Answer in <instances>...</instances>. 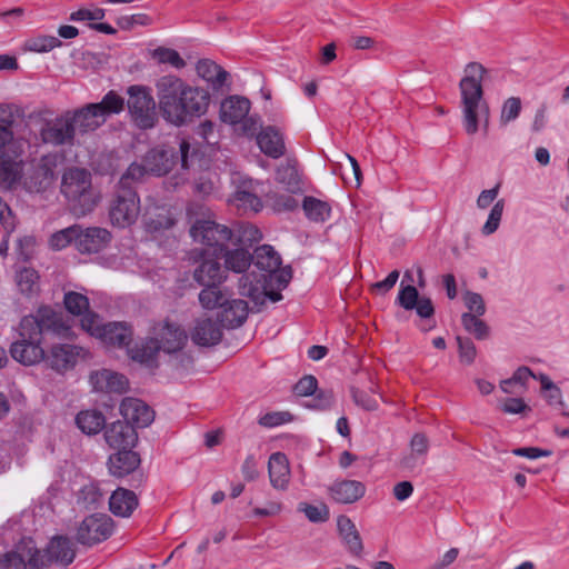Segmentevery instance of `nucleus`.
<instances>
[{"mask_svg":"<svg viewBox=\"0 0 569 569\" xmlns=\"http://www.w3.org/2000/svg\"><path fill=\"white\" fill-rule=\"evenodd\" d=\"M159 109L163 119L177 127L203 116L210 104V93L200 87H191L181 78L167 74L156 82Z\"/></svg>","mask_w":569,"mask_h":569,"instance_id":"f257e3e1","label":"nucleus"},{"mask_svg":"<svg viewBox=\"0 0 569 569\" xmlns=\"http://www.w3.org/2000/svg\"><path fill=\"white\" fill-rule=\"evenodd\" d=\"M76 556L73 542L68 536H53L43 553L32 537H22L12 550L0 558V569H43L52 563L67 567L74 561Z\"/></svg>","mask_w":569,"mask_h":569,"instance_id":"f03ea898","label":"nucleus"},{"mask_svg":"<svg viewBox=\"0 0 569 569\" xmlns=\"http://www.w3.org/2000/svg\"><path fill=\"white\" fill-rule=\"evenodd\" d=\"M465 72L459 82L463 106V128L468 134H475L479 129V113L486 114L485 130L488 128L489 106L483 100L482 88L488 70L480 62H469Z\"/></svg>","mask_w":569,"mask_h":569,"instance_id":"7ed1b4c3","label":"nucleus"},{"mask_svg":"<svg viewBox=\"0 0 569 569\" xmlns=\"http://www.w3.org/2000/svg\"><path fill=\"white\" fill-rule=\"evenodd\" d=\"M60 191L69 211L77 218L91 213L100 201V193L93 189L92 176L86 168H68L62 174Z\"/></svg>","mask_w":569,"mask_h":569,"instance_id":"20e7f679","label":"nucleus"},{"mask_svg":"<svg viewBox=\"0 0 569 569\" xmlns=\"http://www.w3.org/2000/svg\"><path fill=\"white\" fill-rule=\"evenodd\" d=\"M112 240L109 230L101 227H87L74 223L70 227L53 232L49 243L53 250H62L69 246L81 254L99 253L104 250Z\"/></svg>","mask_w":569,"mask_h":569,"instance_id":"39448f33","label":"nucleus"},{"mask_svg":"<svg viewBox=\"0 0 569 569\" xmlns=\"http://www.w3.org/2000/svg\"><path fill=\"white\" fill-rule=\"evenodd\" d=\"M191 258L198 263L192 271V279L197 286L203 287L199 293V302L202 307L214 306L220 298L219 286L227 279L226 269L220 263L219 257H202L197 249L191 251Z\"/></svg>","mask_w":569,"mask_h":569,"instance_id":"423d86ee","label":"nucleus"},{"mask_svg":"<svg viewBox=\"0 0 569 569\" xmlns=\"http://www.w3.org/2000/svg\"><path fill=\"white\" fill-rule=\"evenodd\" d=\"M190 236L193 241L203 244V248L197 249L200 256L219 257L223 248L231 243L233 231L213 220L197 219L190 228Z\"/></svg>","mask_w":569,"mask_h":569,"instance_id":"0eeeda50","label":"nucleus"},{"mask_svg":"<svg viewBox=\"0 0 569 569\" xmlns=\"http://www.w3.org/2000/svg\"><path fill=\"white\" fill-rule=\"evenodd\" d=\"M127 94L126 108L133 124L140 130L152 129L158 122V113L151 89L132 84L127 88Z\"/></svg>","mask_w":569,"mask_h":569,"instance_id":"6e6552de","label":"nucleus"},{"mask_svg":"<svg viewBox=\"0 0 569 569\" xmlns=\"http://www.w3.org/2000/svg\"><path fill=\"white\" fill-rule=\"evenodd\" d=\"M403 281H415L410 270H406L403 273V280L395 301L396 305H398L399 307L403 308L407 311L415 310L417 316L428 323V328H422V331L433 329L436 327V309L432 300L427 296H420V292L417 287L410 283L405 286Z\"/></svg>","mask_w":569,"mask_h":569,"instance_id":"1a4fd4ad","label":"nucleus"},{"mask_svg":"<svg viewBox=\"0 0 569 569\" xmlns=\"http://www.w3.org/2000/svg\"><path fill=\"white\" fill-rule=\"evenodd\" d=\"M140 213V198L136 188H116L109 207L113 227L127 228L136 222Z\"/></svg>","mask_w":569,"mask_h":569,"instance_id":"9d476101","label":"nucleus"},{"mask_svg":"<svg viewBox=\"0 0 569 569\" xmlns=\"http://www.w3.org/2000/svg\"><path fill=\"white\" fill-rule=\"evenodd\" d=\"M107 466L110 475L114 478L122 479L131 476L129 486L134 489L140 488L146 481V476L140 469V453L133 448L117 449L109 456Z\"/></svg>","mask_w":569,"mask_h":569,"instance_id":"9b49d317","label":"nucleus"},{"mask_svg":"<svg viewBox=\"0 0 569 569\" xmlns=\"http://www.w3.org/2000/svg\"><path fill=\"white\" fill-rule=\"evenodd\" d=\"M114 529L113 519L107 513H92L79 525L76 539L80 545L92 547L109 539Z\"/></svg>","mask_w":569,"mask_h":569,"instance_id":"f8f14e48","label":"nucleus"},{"mask_svg":"<svg viewBox=\"0 0 569 569\" xmlns=\"http://www.w3.org/2000/svg\"><path fill=\"white\" fill-rule=\"evenodd\" d=\"M214 306L202 307L207 310L219 309L217 312L218 322L226 329H236L241 327L248 318L249 305L242 299H230L222 291L219 292Z\"/></svg>","mask_w":569,"mask_h":569,"instance_id":"ddd939ff","label":"nucleus"},{"mask_svg":"<svg viewBox=\"0 0 569 569\" xmlns=\"http://www.w3.org/2000/svg\"><path fill=\"white\" fill-rule=\"evenodd\" d=\"M152 333L159 346V352L163 351L168 355L181 351L188 341V333L182 326L169 318L156 323Z\"/></svg>","mask_w":569,"mask_h":569,"instance_id":"4468645a","label":"nucleus"},{"mask_svg":"<svg viewBox=\"0 0 569 569\" xmlns=\"http://www.w3.org/2000/svg\"><path fill=\"white\" fill-rule=\"evenodd\" d=\"M23 150L20 144L0 148V188L10 189L23 174Z\"/></svg>","mask_w":569,"mask_h":569,"instance_id":"2eb2a0df","label":"nucleus"},{"mask_svg":"<svg viewBox=\"0 0 569 569\" xmlns=\"http://www.w3.org/2000/svg\"><path fill=\"white\" fill-rule=\"evenodd\" d=\"M253 264L259 272L254 270L249 272V281H256L257 283H268L273 281V274L280 268L282 260L280 254L270 244H262L254 249Z\"/></svg>","mask_w":569,"mask_h":569,"instance_id":"dca6fc26","label":"nucleus"},{"mask_svg":"<svg viewBox=\"0 0 569 569\" xmlns=\"http://www.w3.org/2000/svg\"><path fill=\"white\" fill-rule=\"evenodd\" d=\"M249 278L250 276H241L238 289L240 296L247 297L253 302L252 311L260 312L267 299L271 302H279L283 299L282 289H272V282L257 283L256 281H249Z\"/></svg>","mask_w":569,"mask_h":569,"instance_id":"f3484780","label":"nucleus"},{"mask_svg":"<svg viewBox=\"0 0 569 569\" xmlns=\"http://www.w3.org/2000/svg\"><path fill=\"white\" fill-rule=\"evenodd\" d=\"M178 151L168 144L156 146L142 157V161L149 169V174L156 177L168 174L178 163Z\"/></svg>","mask_w":569,"mask_h":569,"instance_id":"a211bd4d","label":"nucleus"},{"mask_svg":"<svg viewBox=\"0 0 569 569\" xmlns=\"http://www.w3.org/2000/svg\"><path fill=\"white\" fill-rule=\"evenodd\" d=\"M83 349L81 347L69 345V343H56L46 352L44 362L52 370L58 373H64L68 370H72Z\"/></svg>","mask_w":569,"mask_h":569,"instance_id":"6ab92c4d","label":"nucleus"},{"mask_svg":"<svg viewBox=\"0 0 569 569\" xmlns=\"http://www.w3.org/2000/svg\"><path fill=\"white\" fill-rule=\"evenodd\" d=\"M123 419L134 428H147L154 420V410L143 400L132 397L122 399L119 406Z\"/></svg>","mask_w":569,"mask_h":569,"instance_id":"aec40b11","label":"nucleus"},{"mask_svg":"<svg viewBox=\"0 0 569 569\" xmlns=\"http://www.w3.org/2000/svg\"><path fill=\"white\" fill-rule=\"evenodd\" d=\"M106 442L113 449L134 448L138 442L137 428L133 425L117 420L107 425L104 430Z\"/></svg>","mask_w":569,"mask_h":569,"instance_id":"412c9836","label":"nucleus"},{"mask_svg":"<svg viewBox=\"0 0 569 569\" xmlns=\"http://www.w3.org/2000/svg\"><path fill=\"white\" fill-rule=\"evenodd\" d=\"M98 338L107 345L128 348L132 343L133 328L126 321H112L101 325L98 330Z\"/></svg>","mask_w":569,"mask_h":569,"instance_id":"4be33fe9","label":"nucleus"},{"mask_svg":"<svg viewBox=\"0 0 569 569\" xmlns=\"http://www.w3.org/2000/svg\"><path fill=\"white\" fill-rule=\"evenodd\" d=\"M127 355L132 361L150 370H157L160 366L158 359L159 346L153 337H146L140 342H136L133 346L130 345L127 348Z\"/></svg>","mask_w":569,"mask_h":569,"instance_id":"5701e85b","label":"nucleus"},{"mask_svg":"<svg viewBox=\"0 0 569 569\" xmlns=\"http://www.w3.org/2000/svg\"><path fill=\"white\" fill-rule=\"evenodd\" d=\"M219 259H223V269L226 273L232 271L234 273H242L248 270L253 261L252 253L246 246H238L228 243L223 251L219 253Z\"/></svg>","mask_w":569,"mask_h":569,"instance_id":"b1692460","label":"nucleus"},{"mask_svg":"<svg viewBox=\"0 0 569 569\" xmlns=\"http://www.w3.org/2000/svg\"><path fill=\"white\" fill-rule=\"evenodd\" d=\"M66 113L74 130L78 129L81 134L93 132L104 123L93 102Z\"/></svg>","mask_w":569,"mask_h":569,"instance_id":"393cba45","label":"nucleus"},{"mask_svg":"<svg viewBox=\"0 0 569 569\" xmlns=\"http://www.w3.org/2000/svg\"><path fill=\"white\" fill-rule=\"evenodd\" d=\"M90 380L97 391L123 395L129 390V379L123 373L108 369L92 372Z\"/></svg>","mask_w":569,"mask_h":569,"instance_id":"a878e982","label":"nucleus"},{"mask_svg":"<svg viewBox=\"0 0 569 569\" xmlns=\"http://www.w3.org/2000/svg\"><path fill=\"white\" fill-rule=\"evenodd\" d=\"M256 142L260 151L271 159H279L286 153L283 133L276 126L261 128Z\"/></svg>","mask_w":569,"mask_h":569,"instance_id":"bb28decb","label":"nucleus"},{"mask_svg":"<svg viewBox=\"0 0 569 569\" xmlns=\"http://www.w3.org/2000/svg\"><path fill=\"white\" fill-rule=\"evenodd\" d=\"M11 357L23 366H33L44 361L46 351L41 341L20 339L10 346Z\"/></svg>","mask_w":569,"mask_h":569,"instance_id":"cd10ccee","label":"nucleus"},{"mask_svg":"<svg viewBox=\"0 0 569 569\" xmlns=\"http://www.w3.org/2000/svg\"><path fill=\"white\" fill-rule=\"evenodd\" d=\"M76 130L67 113L57 118L52 126L41 130V138L44 143L53 146L73 144Z\"/></svg>","mask_w":569,"mask_h":569,"instance_id":"c85d7f7f","label":"nucleus"},{"mask_svg":"<svg viewBox=\"0 0 569 569\" xmlns=\"http://www.w3.org/2000/svg\"><path fill=\"white\" fill-rule=\"evenodd\" d=\"M222 326L218 318H204L197 321L191 338L200 347H211L218 345L222 339Z\"/></svg>","mask_w":569,"mask_h":569,"instance_id":"c756f323","label":"nucleus"},{"mask_svg":"<svg viewBox=\"0 0 569 569\" xmlns=\"http://www.w3.org/2000/svg\"><path fill=\"white\" fill-rule=\"evenodd\" d=\"M329 492L336 502L348 505L365 496L366 486L358 480H337L329 487Z\"/></svg>","mask_w":569,"mask_h":569,"instance_id":"7c9ffc66","label":"nucleus"},{"mask_svg":"<svg viewBox=\"0 0 569 569\" xmlns=\"http://www.w3.org/2000/svg\"><path fill=\"white\" fill-rule=\"evenodd\" d=\"M139 506L134 491L118 487L109 498V510L116 517L129 518Z\"/></svg>","mask_w":569,"mask_h":569,"instance_id":"2f4dec72","label":"nucleus"},{"mask_svg":"<svg viewBox=\"0 0 569 569\" xmlns=\"http://www.w3.org/2000/svg\"><path fill=\"white\" fill-rule=\"evenodd\" d=\"M251 102L242 96H230L220 106V119L224 123L238 124L249 113Z\"/></svg>","mask_w":569,"mask_h":569,"instance_id":"473e14b6","label":"nucleus"},{"mask_svg":"<svg viewBox=\"0 0 569 569\" xmlns=\"http://www.w3.org/2000/svg\"><path fill=\"white\" fill-rule=\"evenodd\" d=\"M196 71L214 91L226 86L230 77L228 71L210 59H200L196 64Z\"/></svg>","mask_w":569,"mask_h":569,"instance_id":"72a5a7b5","label":"nucleus"},{"mask_svg":"<svg viewBox=\"0 0 569 569\" xmlns=\"http://www.w3.org/2000/svg\"><path fill=\"white\" fill-rule=\"evenodd\" d=\"M274 179L283 186L286 191L292 194L303 191V183L296 160H288L286 164H280L276 170Z\"/></svg>","mask_w":569,"mask_h":569,"instance_id":"f704fd0d","label":"nucleus"},{"mask_svg":"<svg viewBox=\"0 0 569 569\" xmlns=\"http://www.w3.org/2000/svg\"><path fill=\"white\" fill-rule=\"evenodd\" d=\"M269 478L272 487L286 489L289 481V461L283 452H273L268 461Z\"/></svg>","mask_w":569,"mask_h":569,"instance_id":"c9c22d12","label":"nucleus"},{"mask_svg":"<svg viewBox=\"0 0 569 569\" xmlns=\"http://www.w3.org/2000/svg\"><path fill=\"white\" fill-rule=\"evenodd\" d=\"M74 421L77 427L87 436H96L106 430L107 427L104 415L97 409L79 411Z\"/></svg>","mask_w":569,"mask_h":569,"instance_id":"e433bc0d","label":"nucleus"},{"mask_svg":"<svg viewBox=\"0 0 569 569\" xmlns=\"http://www.w3.org/2000/svg\"><path fill=\"white\" fill-rule=\"evenodd\" d=\"M20 108L14 104L0 103V148L18 144L13 141V123Z\"/></svg>","mask_w":569,"mask_h":569,"instance_id":"4c0bfd02","label":"nucleus"},{"mask_svg":"<svg viewBox=\"0 0 569 569\" xmlns=\"http://www.w3.org/2000/svg\"><path fill=\"white\" fill-rule=\"evenodd\" d=\"M103 121L126 109V100L116 90H109L99 102H93Z\"/></svg>","mask_w":569,"mask_h":569,"instance_id":"58836bf2","label":"nucleus"},{"mask_svg":"<svg viewBox=\"0 0 569 569\" xmlns=\"http://www.w3.org/2000/svg\"><path fill=\"white\" fill-rule=\"evenodd\" d=\"M302 210L305 216L313 222H325L331 214L330 204L312 196H305Z\"/></svg>","mask_w":569,"mask_h":569,"instance_id":"ea45409f","label":"nucleus"},{"mask_svg":"<svg viewBox=\"0 0 569 569\" xmlns=\"http://www.w3.org/2000/svg\"><path fill=\"white\" fill-rule=\"evenodd\" d=\"M36 318L41 325V331L52 330L54 332H61L68 329L60 313H57L50 306H41L37 310Z\"/></svg>","mask_w":569,"mask_h":569,"instance_id":"a19ab883","label":"nucleus"},{"mask_svg":"<svg viewBox=\"0 0 569 569\" xmlns=\"http://www.w3.org/2000/svg\"><path fill=\"white\" fill-rule=\"evenodd\" d=\"M480 317L481 316H473L471 312H463L461 316V325L463 329L473 335L477 340H485L490 335V328Z\"/></svg>","mask_w":569,"mask_h":569,"instance_id":"79ce46f5","label":"nucleus"},{"mask_svg":"<svg viewBox=\"0 0 569 569\" xmlns=\"http://www.w3.org/2000/svg\"><path fill=\"white\" fill-rule=\"evenodd\" d=\"M178 161H180L183 170L190 169L194 163L200 162L203 158V152L200 147H192L187 139H181L179 143Z\"/></svg>","mask_w":569,"mask_h":569,"instance_id":"37998d69","label":"nucleus"},{"mask_svg":"<svg viewBox=\"0 0 569 569\" xmlns=\"http://www.w3.org/2000/svg\"><path fill=\"white\" fill-rule=\"evenodd\" d=\"M266 198L268 204L276 213L292 212L299 207L297 199L290 194L269 192L267 193Z\"/></svg>","mask_w":569,"mask_h":569,"instance_id":"c03bdc74","label":"nucleus"},{"mask_svg":"<svg viewBox=\"0 0 569 569\" xmlns=\"http://www.w3.org/2000/svg\"><path fill=\"white\" fill-rule=\"evenodd\" d=\"M62 41L54 36L40 34L26 42V49L37 53H47L61 47Z\"/></svg>","mask_w":569,"mask_h":569,"instance_id":"a18cd8bd","label":"nucleus"},{"mask_svg":"<svg viewBox=\"0 0 569 569\" xmlns=\"http://www.w3.org/2000/svg\"><path fill=\"white\" fill-rule=\"evenodd\" d=\"M538 380L540 381L547 403L549 406L565 407L561 389L545 373H539Z\"/></svg>","mask_w":569,"mask_h":569,"instance_id":"49530a36","label":"nucleus"},{"mask_svg":"<svg viewBox=\"0 0 569 569\" xmlns=\"http://www.w3.org/2000/svg\"><path fill=\"white\" fill-rule=\"evenodd\" d=\"M63 305L66 310L73 316L83 315L90 308L89 298L76 291L64 293Z\"/></svg>","mask_w":569,"mask_h":569,"instance_id":"de8ad7c7","label":"nucleus"},{"mask_svg":"<svg viewBox=\"0 0 569 569\" xmlns=\"http://www.w3.org/2000/svg\"><path fill=\"white\" fill-rule=\"evenodd\" d=\"M262 239L260 229L251 223L242 226L238 234L233 233L231 244L246 246L249 250Z\"/></svg>","mask_w":569,"mask_h":569,"instance_id":"09e8293b","label":"nucleus"},{"mask_svg":"<svg viewBox=\"0 0 569 569\" xmlns=\"http://www.w3.org/2000/svg\"><path fill=\"white\" fill-rule=\"evenodd\" d=\"M151 57L160 64H170L176 69L186 67V61L181 58L179 52L171 48L158 47L151 51Z\"/></svg>","mask_w":569,"mask_h":569,"instance_id":"8fccbe9b","label":"nucleus"},{"mask_svg":"<svg viewBox=\"0 0 569 569\" xmlns=\"http://www.w3.org/2000/svg\"><path fill=\"white\" fill-rule=\"evenodd\" d=\"M147 173L149 174V169L146 162H132L120 178L117 188H134L132 182L141 181Z\"/></svg>","mask_w":569,"mask_h":569,"instance_id":"3c124183","label":"nucleus"},{"mask_svg":"<svg viewBox=\"0 0 569 569\" xmlns=\"http://www.w3.org/2000/svg\"><path fill=\"white\" fill-rule=\"evenodd\" d=\"M103 495L97 483L84 485L79 491V501L89 510H96L102 502Z\"/></svg>","mask_w":569,"mask_h":569,"instance_id":"603ef678","label":"nucleus"},{"mask_svg":"<svg viewBox=\"0 0 569 569\" xmlns=\"http://www.w3.org/2000/svg\"><path fill=\"white\" fill-rule=\"evenodd\" d=\"M312 399L306 403V407L315 410H328L335 403V393L332 389L317 388V391L311 396Z\"/></svg>","mask_w":569,"mask_h":569,"instance_id":"864d4df0","label":"nucleus"},{"mask_svg":"<svg viewBox=\"0 0 569 569\" xmlns=\"http://www.w3.org/2000/svg\"><path fill=\"white\" fill-rule=\"evenodd\" d=\"M19 335L21 339L41 341V325H39L36 316L29 315L21 319Z\"/></svg>","mask_w":569,"mask_h":569,"instance_id":"5fc2aeb1","label":"nucleus"},{"mask_svg":"<svg viewBox=\"0 0 569 569\" xmlns=\"http://www.w3.org/2000/svg\"><path fill=\"white\" fill-rule=\"evenodd\" d=\"M16 279L22 293H31L39 280V273L33 268L23 267L17 272Z\"/></svg>","mask_w":569,"mask_h":569,"instance_id":"6e6d98bb","label":"nucleus"},{"mask_svg":"<svg viewBox=\"0 0 569 569\" xmlns=\"http://www.w3.org/2000/svg\"><path fill=\"white\" fill-rule=\"evenodd\" d=\"M116 22L121 30L130 31L137 26H151L153 23V19L147 13H136L131 16H121Z\"/></svg>","mask_w":569,"mask_h":569,"instance_id":"4d7b16f0","label":"nucleus"},{"mask_svg":"<svg viewBox=\"0 0 569 569\" xmlns=\"http://www.w3.org/2000/svg\"><path fill=\"white\" fill-rule=\"evenodd\" d=\"M459 359L465 365H472L477 357V348L473 341L468 337L457 336Z\"/></svg>","mask_w":569,"mask_h":569,"instance_id":"13d9d810","label":"nucleus"},{"mask_svg":"<svg viewBox=\"0 0 569 569\" xmlns=\"http://www.w3.org/2000/svg\"><path fill=\"white\" fill-rule=\"evenodd\" d=\"M503 208H505L503 199L498 200L493 204V207L491 208V210L489 212L488 219L481 229V232L485 236L492 234L493 232H496L498 230L500 221H501Z\"/></svg>","mask_w":569,"mask_h":569,"instance_id":"bf43d9fd","label":"nucleus"},{"mask_svg":"<svg viewBox=\"0 0 569 569\" xmlns=\"http://www.w3.org/2000/svg\"><path fill=\"white\" fill-rule=\"evenodd\" d=\"M521 112V99L519 97L508 98L501 108L500 122L507 124L515 121Z\"/></svg>","mask_w":569,"mask_h":569,"instance_id":"052dcab7","label":"nucleus"},{"mask_svg":"<svg viewBox=\"0 0 569 569\" xmlns=\"http://www.w3.org/2000/svg\"><path fill=\"white\" fill-rule=\"evenodd\" d=\"M293 420L292 413L289 411H272L259 417L258 423L264 428L278 427Z\"/></svg>","mask_w":569,"mask_h":569,"instance_id":"680f3d73","label":"nucleus"},{"mask_svg":"<svg viewBox=\"0 0 569 569\" xmlns=\"http://www.w3.org/2000/svg\"><path fill=\"white\" fill-rule=\"evenodd\" d=\"M233 196L240 206L249 208L256 213L260 212L263 208L261 199L253 192L237 189Z\"/></svg>","mask_w":569,"mask_h":569,"instance_id":"e2e57ef3","label":"nucleus"},{"mask_svg":"<svg viewBox=\"0 0 569 569\" xmlns=\"http://www.w3.org/2000/svg\"><path fill=\"white\" fill-rule=\"evenodd\" d=\"M299 510L303 511L309 521L319 523L325 522L329 518V510L326 505L317 507L307 502L299 503Z\"/></svg>","mask_w":569,"mask_h":569,"instance_id":"0e129e2a","label":"nucleus"},{"mask_svg":"<svg viewBox=\"0 0 569 569\" xmlns=\"http://www.w3.org/2000/svg\"><path fill=\"white\" fill-rule=\"evenodd\" d=\"M350 393L353 402L366 411H375L378 409L377 400L366 391L352 386Z\"/></svg>","mask_w":569,"mask_h":569,"instance_id":"69168bd1","label":"nucleus"},{"mask_svg":"<svg viewBox=\"0 0 569 569\" xmlns=\"http://www.w3.org/2000/svg\"><path fill=\"white\" fill-rule=\"evenodd\" d=\"M465 306L473 316H483L486 313V305L482 296L478 292L467 290L463 295Z\"/></svg>","mask_w":569,"mask_h":569,"instance_id":"338daca9","label":"nucleus"},{"mask_svg":"<svg viewBox=\"0 0 569 569\" xmlns=\"http://www.w3.org/2000/svg\"><path fill=\"white\" fill-rule=\"evenodd\" d=\"M318 388V380L312 375L303 376L293 386V393L299 397H311Z\"/></svg>","mask_w":569,"mask_h":569,"instance_id":"774afa93","label":"nucleus"}]
</instances>
